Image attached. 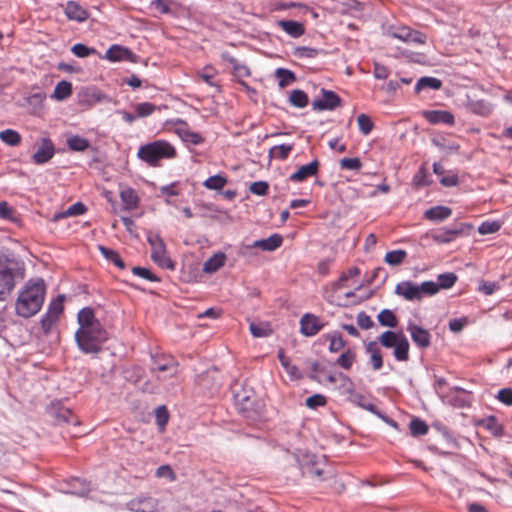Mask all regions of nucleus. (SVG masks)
Returning a JSON list of instances; mask_svg holds the SVG:
<instances>
[{"mask_svg":"<svg viewBox=\"0 0 512 512\" xmlns=\"http://www.w3.org/2000/svg\"><path fill=\"white\" fill-rule=\"evenodd\" d=\"M442 86L441 80L434 77H422L420 78L415 85V92L419 93L423 89L430 88L433 90H438Z\"/></svg>","mask_w":512,"mask_h":512,"instance_id":"obj_34","label":"nucleus"},{"mask_svg":"<svg viewBox=\"0 0 512 512\" xmlns=\"http://www.w3.org/2000/svg\"><path fill=\"white\" fill-rule=\"evenodd\" d=\"M452 214V210L446 206H435L425 211L424 216L426 219L431 221H443L449 218Z\"/></svg>","mask_w":512,"mask_h":512,"instance_id":"obj_24","label":"nucleus"},{"mask_svg":"<svg viewBox=\"0 0 512 512\" xmlns=\"http://www.w3.org/2000/svg\"><path fill=\"white\" fill-rule=\"evenodd\" d=\"M133 274L140 276L142 278H145L149 281H159V278L156 277L153 273H151L150 270L143 268V267H133L132 269Z\"/></svg>","mask_w":512,"mask_h":512,"instance_id":"obj_62","label":"nucleus"},{"mask_svg":"<svg viewBox=\"0 0 512 512\" xmlns=\"http://www.w3.org/2000/svg\"><path fill=\"white\" fill-rule=\"evenodd\" d=\"M0 139L9 146H17L21 142V135L13 129H5L0 132Z\"/></svg>","mask_w":512,"mask_h":512,"instance_id":"obj_39","label":"nucleus"},{"mask_svg":"<svg viewBox=\"0 0 512 512\" xmlns=\"http://www.w3.org/2000/svg\"><path fill=\"white\" fill-rule=\"evenodd\" d=\"M224 265V253H216L209 258L203 265V271L206 273H213Z\"/></svg>","mask_w":512,"mask_h":512,"instance_id":"obj_36","label":"nucleus"},{"mask_svg":"<svg viewBox=\"0 0 512 512\" xmlns=\"http://www.w3.org/2000/svg\"><path fill=\"white\" fill-rule=\"evenodd\" d=\"M407 253L404 250L389 251L385 255V262L389 265L396 266L401 264L406 258Z\"/></svg>","mask_w":512,"mask_h":512,"instance_id":"obj_45","label":"nucleus"},{"mask_svg":"<svg viewBox=\"0 0 512 512\" xmlns=\"http://www.w3.org/2000/svg\"><path fill=\"white\" fill-rule=\"evenodd\" d=\"M64 13L69 20L77 22H83L89 16L88 12L77 2L74 1H69L66 3L64 7Z\"/></svg>","mask_w":512,"mask_h":512,"instance_id":"obj_21","label":"nucleus"},{"mask_svg":"<svg viewBox=\"0 0 512 512\" xmlns=\"http://www.w3.org/2000/svg\"><path fill=\"white\" fill-rule=\"evenodd\" d=\"M63 301L64 296L59 295L56 299H54L48 307V311L41 319V324L45 332H48L51 327L55 324L57 321L59 315L63 311Z\"/></svg>","mask_w":512,"mask_h":512,"instance_id":"obj_10","label":"nucleus"},{"mask_svg":"<svg viewBox=\"0 0 512 512\" xmlns=\"http://www.w3.org/2000/svg\"><path fill=\"white\" fill-rule=\"evenodd\" d=\"M456 280H457V276L454 273L440 274L438 276V283H436L438 286V291L441 288L448 289V288L452 287L455 284Z\"/></svg>","mask_w":512,"mask_h":512,"instance_id":"obj_52","label":"nucleus"},{"mask_svg":"<svg viewBox=\"0 0 512 512\" xmlns=\"http://www.w3.org/2000/svg\"><path fill=\"white\" fill-rule=\"evenodd\" d=\"M306 406L310 409H317L318 407L325 406L327 399L322 394H314L306 399Z\"/></svg>","mask_w":512,"mask_h":512,"instance_id":"obj_55","label":"nucleus"},{"mask_svg":"<svg viewBox=\"0 0 512 512\" xmlns=\"http://www.w3.org/2000/svg\"><path fill=\"white\" fill-rule=\"evenodd\" d=\"M377 319L382 326L389 328H395L397 326V318L389 309H383L378 314Z\"/></svg>","mask_w":512,"mask_h":512,"instance_id":"obj_41","label":"nucleus"},{"mask_svg":"<svg viewBox=\"0 0 512 512\" xmlns=\"http://www.w3.org/2000/svg\"><path fill=\"white\" fill-rule=\"evenodd\" d=\"M438 292L436 282L425 281L415 284L411 281H403L396 285L395 293L408 301H420L425 295L432 296Z\"/></svg>","mask_w":512,"mask_h":512,"instance_id":"obj_4","label":"nucleus"},{"mask_svg":"<svg viewBox=\"0 0 512 512\" xmlns=\"http://www.w3.org/2000/svg\"><path fill=\"white\" fill-rule=\"evenodd\" d=\"M196 209V215L203 218L218 219L221 215V211L211 204H200L197 205Z\"/></svg>","mask_w":512,"mask_h":512,"instance_id":"obj_35","label":"nucleus"},{"mask_svg":"<svg viewBox=\"0 0 512 512\" xmlns=\"http://www.w3.org/2000/svg\"><path fill=\"white\" fill-rule=\"evenodd\" d=\"M79 328L75 333L77 345L84 353H97L108 339L106 330L95 318L90 308H83L78 313Z\"/></svg>","mask_w":512,"mask_h":512,"instance_id":"obj_1","label":"nucleus"},{"mask_svg":"<svg viewBox=\"0 0 512 512\" xmlns=\"http://www.w3.org/2000/svg\"><path fill=\"white\" fill-rule=\"evenodd\" d=\"M423 117L431 124H454V116L452 113L443 110H428L422 112Z\"/></svg>","mask_w":512,"mask_h":512,"instance_id":"obj_17","label":"nucleus"},{"mask_svg":"<svg viewBox=\"0 0 512 512\" xmlns=\"http://www.w3.org/2000/svg\"><path fill=\"white\" fill-rule=\"evenodd\" d=\"M276 24L292 38H298L305 32L304 25L294 20H279Z\"/></svg>","mask_w":512,"mask_h":512,"instance_id":"obj_22","label":"nucleus"},{"mask_svg":"<svg viewBox=\"0 0 512 512\" xmlns=\"http://www.w3.org/2000/svg\"><path fill=\"white\" fill-rule=\"evenodd\" d=\"M378 342L385 348H393V355L397 361L409 360L410 344L402 332L385 331L378 337Z\"/></svg>","mask_w":512,"mask_h":512,"instance_id":"obj_5","label":"nucleus"},{"mask_svg":"<svg viewBox=\"0 0 512 512\" xmlns=\"http://www.w3.org/2000/svg\"><path fill=\"white\" fill-rule=\"evenodd\" d=\"M293 147V144L275 145L272 148H270L269 157L278 160H286L290 152L292 151Z\"/></svg>","mask_w":512,"mask_h":512,"instance_id":"obj_33","label":"nucleus"},{"mask_svg":"<svg viewBox=\"0 0 512 512\" xmlns=\"http://www.w3.org/2000/svg\"><path fill=\"white\" fill-rule=\"evenodd\" d=\"M319 168V162L313 160L307 165L301 166L296 172L290 175L289 179L293 182H302L309 177L317 174Z\"/></svg>","mask_w":512,"mask_h":512,"instance_id":"obj_20","label":"nucleus"},{"mask_svg":"<svg viewBox=\"0 0 512 512\" xmlns=\"http://www.w3.org/2000/svg\"><path fill=\"white\" fill-rule=\"evenodd\" d=\"M321 329L319 319L311 314H305L300 320V331L305 336H314Z\"/></svg>","mask_w":512,"mask_h":512,"instance_id":"obj_19","label":"nucleus"},{"mask_svg":"<svg viewBox=\"0 0 512 512\" xmlns=\"http://www.w3.org/2000/svg\"><path fill=\"white\" fill-rule=\"evenodd\" d=\"M289 101L295 107L304 108L308 104V96L304 91L295 89L290 92Z\"/></svg>","mask_w":512,"mask_h":512,"instance_id":"obj_42","label":"nucleus"},{"mask_svg":"<svg viewBox=\"0 0 512 512\" xmlns=\"http://www.w3.org/2000/svg\"><path fill=\"white\" fill-rule=\"evenodd\" d=\"M357 124L360 132L364 135L370 134L374 127L371 118L366 114H360L357 117Z\"/></svg>","mask_w":512,"mask_h":512,"instance_id":"obj_50","label":"nucleus"},{"mask_svg":"<svg viewBox=\"0 0 512 512\" xmlns=\"http://www.w3.org/2000/svg\"><path fill=\"white\" fill-rule=\"evenodd\" d=\"M54 145L49 139H43L41 145L33 155L36 164H44L48 162L54 155Z\"/></svg>","mask_w":512,"mask_h":512,"instance_id":"obj_18","label":"nucleus"},{"mask_svg":"<svg viewBox=\"0 0 512 512\" xmlns=\"http://www.w3.org/2000/svg\"><path fill=\"white\" fill-rule=\"evenodd\" d=\"M15 286V275L12 262L0 259V300H3Z\"/></svg>","mask_w":512,"mask_h":512,"instance_id":"obj_8","label":"nucleus"},{"mask_svg":"<svg viewBox=\"0 0 512 512\" xmlns=\"http://www.w3.org/2000/svg\"><path fill=\"white\" fill-rule=\"evenodd\" d=\"M338 377L340 378V381L338 382L339 392L346 396L351 402L359 403L363 396L355 392L353 381L341 372L338 373Z\"/></svg>","mask_w":512,"mask_h":512,"instance_id":"obj_15","label":"nucleus"},{"mask_svg":"<svg viewBox=\"0 0 512 512\" xmlns=\"http://www.w3.org/2000/svg\"><path fill=\"white\" fill-rule=\"evenodd\" d=\"M135 55L126 47L120 45H112L105 54V58L111 62L118 61H135Z\"/></svg>","mask_w":512,"mask_h":512,"instance_id":"obj_16","label":"nucleus"},{"mask_svg":"<svg viewBox=\"0 0 512 512\" xmlns=\"http://www.w3.org/2000/svg\"><path fill=\"white\" fill-rule=\"evenodd\" d=\"M155 476L160 479H166L168 482H174L177 479L175 472L168 464L159 466L155 471Z\"/></svg>","mask_w":512,"mask_h":512,"instance_id":"obj_46","label":"nucleus"},{"mask_svg":"<svg viewBox=\"0 0 512 512\" xmlns=\"http://www.w3.org/2000/svg\"><path fill=\"white\" fill-rule=\"evenodd\" d=\"M463 229L462 228H454V229H447V228H444V229H441L437 232H435L433 235H432V238L434 241L438 242V243H449L451 241H453L460 233H462Z\"/></svg>","mask_w":512,"mask_h":512,"instance_id":"obj_28","label":"nucleus"},{"mask_svg":"<svg viewBox=\"0 0 512 512\" xmlns=\"http://www.w3.org/2000/svg\"><path fill=\"white\" fill-rule=\"evenodd\" d=\"M85 211H86L85 205L82 204L81 202H77V203L71 205L70 207H68L65 211H63L59 214H56L54 216V219L58 220V219L65 218V217L82 215V214H84Z\"/></svg>","mask_w":512,"mask_h":512,"instance_id":"obj_40","label":"nucleus"},{"mask_svg":"<svg viewBox=\"0 0 512 512\" xmlns=\"http://www.w3.org/2000/svg\"><path fill=\"white\" fill-rule=\"evenodd\" d=\"M275 76L278 79V85L281 88H284L287 85H289L290 83H292L293 81H295L294 73L288 69L278 68L275 71Z\"/></svg>","mask_w":512,"mask_h":512,"instance_id":"obj_43","label":"nucleus"},{"mask_svg":"<svg viewBox=\"0 0 512 512\" xmlns=\"http://www.w3.org/2000/svg\"><path fill=\"white\" fill-rule=\"evenodd\" d=\"M66 143L68 147L77 152H82L86 150L90 143L87 139L79 136V135H68L66 139Z\"/></svg>","mask_w":512,"mask_h":512,"instance_id":"obj_32","label":"nucleus"},{"mask_svg":"<svg viewBox=\"0 0 512 512\" xmlns=\"http://www.w3.org/2000/svg\"><path fill=\"white\" fill-rule=\"evenodd\" d=\"M179 137L186 143L198 145L203 141V138L197 132L189 130L185 125L179 126L176 129Z\"/></svg>","mask_w":512,"mask_h":512,"instance_id":"obj_29","label":"nucleus"},{"mask_svg":"<svg viewBox=\"0 0 512 512\" xmlns=\"http://www.w3.org/2000/svg\"><path fill=\"white\" fill-rule=\"evenodd\" d=\"M137 117H147L155 111V106L149 102L138 103L135 106Z\"/></svg>","mask_w":512,"mask_h":512,"instance_id":"obj_57","label":"nucleus"},{"mask_svg":"<svg viewBox=\"0 0 512 512\" xmlns=\"http://www.w3.org/2000/svg\"><path fill=\"white\" fill-rule=\"evenodd\" d=\"M328 339L330 341L329 351L332 353L340 351L345 346V341L338 332L330 334Z\"/></svg>","mask_w":512,"mask_h":512,"instance_id":"obj_51","label":"nucleus"},{"mask_svg":"<svg viewBox=\"0 0 512 512\" xmlns=\"http://www.w3.org/2000/svg\"><path fill=\"white\" fill-rule=\"evenodd\" d=\"M158 506V499L147 495L137 496L126 503L131 512H158Z\"/></svg>","mask_w":512,"mask_h":512,"instance_id":"obj_9","label":"nucleus"},{"mask_svg":"<svg viewBox=\"0 0 512 512\" xmlns=\"http://www.w3.org/2000/svg\"><path fill=\"white\" fill-rule=\"evenodd\" d=\"M391 36L407 43L424 44L426 42V35L410 29L409 27H397L391 32Z\"/></svg>","mask_w":512,"mask_h":512,"instance_id":"obj_12","label":"nucleus"},{"mask_svg":"<svg viewBox=\"0 0 512 512\" xmlns=\"http://www.w3.org/2000/svg\"><path fill=\"white\" fill-rule=\"evenodd\" d=\"M357 324L362 329H370L374 326V322L369 315L365 312H360L357 315Z\"/></svg>","mask_w":512,"mask_h":512,"instance_id":"obj_60","label":"nucleus"},{"mask_svg":"<svg viewBox=\"0 0 512 512\" xmlns=\"http://www.w3.org/2000/svg\"><path fill=\"white\" fill-rule=\"evenodd\" d=\"M229 63L233 69V76L239 81V83L244 86L247 90H249V86L243 81V78H246L250 75L249 68L239 60L235 58H230Z\"/></svg>","mask_w":512,"mask_h":512,"instance_id":"obj_23","label":"nucleus"},{"mask_svg":"<svg viewBox=\"0 0 512 512\" xmlns=\"http://www.w3.org/2000/svg\"><path fill=\"white\" fill-rule=\"evenodd\" d=\"M203 185L209 190L220 192L224 188V177L221 175L211 176L204 181Z\"/></svg>","mask_w":512,"mask_h":512,"instance_id":"obj_48","label":"nucleus"},{"mask_svg":"<svg viewBox=\"0 0 512 512\" xmlns=\"http://www.w3.org/2000/svg\"><path fill=\"white\" fill-rule=\"evenodd\" d=\"M44 99L45 95L42 92H37L27 97L26 101L36 110L42 107Z\"/></svg>","mask_w":512,"mask_h":512,"instance_id":"obj_61","label":"nucleus"},{"mask_svg":"<svg viewBox=\"0 0 512 512\" xmlns=\"http://www.w3.org/2000/svg\"><path fill=\"white\" fill-rule=\"evenodd\" d=\"M278 359L292 380H298L302 377V374L300 373L297 366L291 363L290 359L285 355L282 349L278 351Z\"/></svg>","mask_w":512,"mask_h":512,"instance_id":"obj_26","label":"nucleus"},{"mask_svg":"<svg viewBox=\"0 0 512 512\" xmlns=\"http://www.w3.org/2000/svg\"><path fill=\"white\" fill-rule=\"evenodd\" d=\"M282 244V237L278 234H273L270 237L254 242L253 246L260 248L264 251H274Z\"/></svg>","mask_w":512,"mask_h":512,"instance_id":"obj_27","label":"nucleus"},{"mask_svg":"<svg viewBox=\"0 0 512 512\" xmlns=\"http://www.w3.org/2000/svg\"><path fill=\"white\" fill-rule=\"evenodd\" d=\"M409 428L411 434L415 437L425 435L428 432V425L418 418L411 420Z\"/></svg>","mask_w":512,"mask_h":512,"instance_id":"obj_49","label":"nucleus"},{"mask_svg":"<svg viewBox=\"0 0 512 512\" xmlns=\"http://www.w3.org/2000/svg\"><path fill=\"white\" fill-rule=\"evenodd\" d=\"M99 250L107 260L113 262L120 269H124L125 264L116 251L104 246H99Z\"/></svg>","mask_w":512,"mask_h":512,"instance_id":"obj_44","label":"nucleus"},{"mask_svg":"<svg viewBox=\"0 0 512 512\" xmlns=\"http://www.w3.org/2000/svg\"><path fill=\"white\" fill-rule=\"evenodd\" d=\"M501 223L499 221H485L478 227V232L481 235L492 234L499 231Z\"/></svg>","mask_w":512,"mask_h":512,"instance_id":"obj_54","label":"nucleus"},{"mask_svg":"<svg viewBox=\"0 0 512 512\" xmlns=\"http://www.w3.org/2000/svg\"><path fill=\"white\" fill-rule=\"evenodd\" d=\"M321 92L322 99H316L312 102L314 110H333L340 105L341 99L336 93L325 89H322Z\"/></svg>","mask_w":512,"mask_h":512,"instance_id":"obj_13","label":"nucleus"},{"mask_svg":"<svg viewBox=\"0 0 512 512\" xmlns=\"http://www.w3.org/2000/svg\"><path fill=\"white\" fill-rule=\"evenodd\" d=\"M120 197L125 205V208L132 210L138 205V196L132 188L126 187L121 190Z\"/></svg>","mask_w":512,"mask_h":512,"instance_id":"obj_31","label":"nucleus"},{"mask_svg":"<svg viewBox=\"0 0 512 512\" xmlns=\"http://www.w3.org/2000/svg\"><path fill=\"white\" fill-rule=\"evenodd\" d=\"M72 93V85L70 82L67 81H61L59 82L55 89L53 94L51 95L52 98L56 100H64L67 97H69Z\"/></svg>","mask_w":512,"mask_h":512,"instance_id":"obj_38","label":"nucleus"},{"mask_svg":"<svg viewBox=\"0 0 512 512\" xmlns=\"http://www.w3.org/2000/svg\"><path fill=\"white\" fill-rule=\"evenodd\" d=\"M362 164L358 158H343L340 161V167L348 170H359Z\"/></svg>","mask_w":512,"mask_h":512,"instance_id":"obj_59","label":"nucleus"},{"mask_svg":"<svg viewBox=\"0 0 512 512\" xmlns=\"http://www.w3.org/2000/svg\"><path fill=\"white\" fill-rule=\"evenodd\" d=\"M355 358V352L351 349H348L340 355V357L337 360V364L341 366L343 369L349 370L352 367Z\"/></svg>","mask_w":512,"mask_h":512,"instance_id":"obj_47","label":"nucleus"},{"mask_svg":"<svg viewBox=\"0 0 512 512\" xmlns=\"http://www.w3.org/2000/svg\"><path fill=\"white\" fill-rule=\"evenodd\" d=\"M171 0H154L152 6L161 14H167L170 12Z\"/></svg>","mask_w":512,"mask_h":512,"instance_id":"obj_63","label":"nucleus"},{"mask_svg":"<svg viewBox=\"0 0 512 512\" xmlns=\"http://www.w3.org/2000/svg\"><path fill=\"white\" fill-rule=\"evenodd\" d=\"M71 51L74 55L80 58L88 57L89 55L95 54L96 50L94 48H89L84 44H75Z\"/></svg>","mask_w":512,"mask_h":512,"instance_id":"obj_56","label":"nucleus"},{"mask_svg":"<svg viewBox=\"0 0 512 512\" xmlns=\"http://www.w3.org/2000/svg\"><path fill=\"white\" fill-rule=\"evenodd\" d=\"M500 289L499 282H490L485 280L479 281L478 291L486 296L492 295L494 292Z\"/></svg>","mask_w":512,"mask_h":512,"instance_id":"obj_53","label":"nucleus"},{"mask_svg":"<svg viewBox=\"0 0 512 512\" xmlns=\"http://www.w3.org/2000/svg\"><path fill=\"white\" fill-rule=\"evenodd\" d=\"M407 331L410 333L412 341L421 349H425L430 346L431 335L428 330L416 325L415 323L409 322Z\"/></svg>","mask_w":512,"mask_h":512,"instance_id":"obj_14","label":"nucleus"},{"mask_svg":"<svg viewBox=\"0 0 512 512\" xmlns=\"http://www.w3.org/2000/svg\"><path fill=\"white\" fill-rule=\"evenodd\" d=\"M235 408L244 417L256 420L262 413V404L256 402L254 391L242 383L236 382L231 386Z\"/></svg>","mask_w":512,"mask_h":512,"instance_id":"obj_3","label":"nucleus"},{"mask_svg":"<svg viewBox=\"0 0 512 512\" xmlns=\"http://www.w3.org/2000/svg\"><path fill=\"white\" fill-rule=\"evenodd\" d=\"M46 287L43 279L33 278L28 280L18 293L15 302L16 314L23 318H29L37 314L45 299Z\"/></svg>","mask_w":512,"mask_h":512,"instance_id":"obj_2","label":"nucleus"},{"mask_svg":"<svg viewBox=\"0 0 512 512\" xmlns=\"http://www.w3.org/2000/svg\"><path fill=\"white\" fill-rule=\"evenodd\" d=\"M90 491V485L79 478H73L69 482V488L66 490L67 493L84 496Z\"/></svg>","mask_w":512,"mask_h":512,"instance_id":"obj_30","label":"nucleus"},{"mask_svg":"<svg viewBox=\"0 0 512 512\" xmlns=\"http://www.w3.org/2000/svg\"><path fill=\"white\" fill-rule=\"evenodd\" d=\"M268 188H269V185L267 182L265 181H257V182H253L251 185H250V191L251 193L255 194V195H259V196H263V195H266L267 192H268Z\"/></svg>","mask_w":512,"mask_h":512,"instance_id":"obj_58","label":"nucleus"},{"mask_svg":"<svg viewBox=\"0 0 512 512\" xmlns=\"http://www.w3.org/2000/svg\"><path fill=\"white\" fill-rule=\"evenodd\" d=\"M147 241L151 246V258L162 268L173 269V263L166 254V247L158 234H149Z\"/></svg>","mask_w":512,"mask_h":512,"instance_id":"obj_7","label":"nucleus"},{"mask_svg":"<svg viewBox=\"0 0 512 512\" xmlns=\"http://www.w3.org/2000/svg\"><path fill=\"white\" fill-rule=\"evenodd\" d=\"M175 155L176 151L174 147L170 143L162 140L141 146L138 151V156L152 166L157 165L161 159L174 158Z\"/></svg>","mask_w":512,"mask_h":512,"instance_id":"obj_6","label":"nucleus"},{"mask_svg":"<svg viewBox=\"0 0 512 512\" xmlns=\"http://www.w3.org/2000/svg\"><path fill=\"white\" fill-rule=\"evenodd\" d=\"M497 399L506 405H512V390L510 388L499 390Z\"/></svg>","mask_w":512,"mask_h":512,"instance_id":"obj_64","label":"nucleus"},{"mask_svg":"<svg viewBox=\"0 0 512 512\" xmlns=\"http://www.w3.org/2000/svg\"><path fill=\"white\" fill-rule=\"evenodd\" d=\"M467 108L472 113L486 117L492 112V105L485 100H469Z\"/></svg>","mask_w":512,"mask_h":512,"instance_id":"obj_25","label":"nucleus"},{"mask_svg":"<svg viewBox=\"0 0 512 512\" xmlns=\"http://www.w3.org/2000/svg\"><path fill=\"white\" fill-rule=\"evenodd\" d=\"M249 328L251 334L257 338L267 337L272 333L270 325L267 322H251Z\"/></svg>","mask_w":512,"mask_h":512,"instance_id":"obj_37","label":"nucleus"},{"mask_svg":"<svg viewBox=\"0 0 512 512\" xmlns=\"http://www.w3.org/2000/svg\"><path fill=\"white\" fill-rule=\"evenodd\" d=\"M151 372L158 380H164L166 377H162L161 374L168 372L169 377L175 376L178 373V364L172 358L154 360L151 366Z\"/></svg>","mask_w":512,"mask_h":512,"instance_id":"obj_11","label":"nucleus"}]
</instances>
